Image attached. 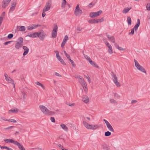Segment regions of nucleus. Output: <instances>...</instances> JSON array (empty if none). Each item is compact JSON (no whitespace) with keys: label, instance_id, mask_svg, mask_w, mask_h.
Returning <instances> with one entry per match:
<instances>
[{"label":"nucleus","instance_id":"nucleus-1","mask_svg":"<svg viewBox=\"0 0 150 150\" xmlns=\"http://www.w3.org/2000/svg\"><path fill=\"white\" fill-rule=\"evenodd\" d=\"M39 107L42 111L45 114L49 115H53L55 114L54 112L49 110L46 107L43 105H41Z\"/></svg>","mask_w":150,"mask_h":150},{"label":"nucleus","instance_id":"nucleus-2","mask_svg":"<svg viewBox=\"0 0 150 150\" xmlns=\"http://www.w3.org/2000/svg\"><path fill=\"white\" fill-rule=\"evenodd\" d=\"M23 39L22 37L19 38L17 40L15 45V47L17 50L21 48L23 46Z\"/></svg>","mask_w":150,"mask_h":150},{"label":"nucleus","instance_id":"nucleus-3","mask_svg":"<svg viewBox=\"0 0 150 150\" xmlns=\"http://www.w3.org/2000/svg\"><path fill=\"white\" fill-rule=\"evenodd\" d=\"M58 26L56 24L53 25V28L52 31V38H56L57 36Z\"/></svg>","mask_w":150,"mask_h":150},{"label":"nucleus","instance_id":"nucleus-4","mask_svg":"<svg viewBox=\"0 0 150 150\" xmlns=\"http://www.w3.org/2000/svg\"><path fill=\"white\" fill-rule=\"evenodd\" d=\"M134 61L135 62V66L137 69L142 72L146 73V71L145 69L141 66L138 62L135 59H134Z\"/></svg>","mask_w":150,"mask_h":150},{"label":"nucleus","instance_id":"nucleus-5","mask_svg":"<svg viewBox=\"0 0 150 150\" xmlns=\"http://www.w3.org/2000/svg\"><path fill=\"white\" fill-rule=\"evenodd\" d=\"M52 1L51 0H48L46 3V5L44 7L43 10L44 11H49L51 7Z\"/></svg>","mask_w":150,"mask_h":150},{"label":"nucleus","instance_id":"nucleus-6","mask_svg":"<svg viewBox=\"0 0 150 150\" xmlns=\"http://www.w3.org/2000/svg\"><path fill=\"white\" fill-rule=\"evenodd\" d=\"M102 13V11L101 10H99L97 12H91L90 13L89 16L92 18L96 17L99 16Z\"/></svg>","mask_w":150,"mask_h":150},{"label":"nucleus","instance_id":"nucleus-7","mask_svg":"<svg viewBox=\"0 0 150 150\" xmlns=\"http://www.w3.org/2000/svg\"><path fill=\"white\" fill-rule=\"evenodd\" d=\"M82 13V11L80 9L79 4H77L74 11V14L76 16L81 15Z\"/></svg>","mask_w":150,"mask_h":150},{"label":"nucleus","instance_id":"nucleus-8","mask_svg":"<svg viewBox=\"0 0 150 150\" xmlns=\"http://www.w3.org/2000/svg\"><path fill=\"white\" fill-rule=\"evenodd\" d=\"M5 142L6 143H8V142L12 143L16 145L19 147V146L20 145V144L17 141H14L12 139H7L5 140Z\"/></svg>","mask_w":150,"mask_h":150},{"label":"nucleus","instance_id":"nucleus-9","mask_svg":"<svg viewBox=\"0 0 150 150\" xmlns=\"http://www.w3.org/2000/svg\"><path fill=\"white\" fill-rule=\"evenodd\" d=\"M4 76L6 80L9 83L14 84V83L13 80L10 78L6 73L4 74Z\"/></svg>","mask_w":150,"mask_h":150},{"label":"nucleus","instance_id":"nucleus-10","mask_svg":"<svg viewBox=\"0 0 150 150\" xmlns=\"http://www.w3.org/2000/svg\"><path fill=\"white\" fill-rule=\"evenodd\" d=\"M103 121H104L106 125L107 128L111 132H114V130L113 129L111 125L106 120L104 119Z\"/></svg>","mask_w":150,"mask_h":150},{"label":"nucleus","instance_id":"nucleus-11","mask_svg":"<svg viewBox=\"0 0 150 150\" xmlns=\"http://www.w3.org/2000/svg\"><path fill=\"white\" fill-rule=\"evenodd\" d=\"M11 0H3L1 6L3 8H5L8 5Z\"/></svg>","mask_w":150,"mask_h":150},{"label":"nucleus","instance_id":"nucleus-12","mask_svg":"<svg viewBox=\"0 0 150 150\" xmlns=\"http://www.w3.org/2000/svg\"><path fill=\"white\" fill-rule=\"evenodd\" d=\"M83 124L85 127L87 129H92V125L88 124L87 122L84 121H83Z\"/></svg>","mask_w":150,"mask_h":150},{"label":"nucleus","instance_id":"nucleus-13","mask_svg":"<svg viewBox=\"0 0 150 150\" xmlns=\"http://www.w3.org/2000/svg\"><path fill=\"white\" fill-rule=\"evenodd\" d=\"M38 34H37V36H38L39 38L41 40H43L44 38L45 37V34L42 33H38Z\"/></svg>","mask_w":150,"mask_h":150},{"label":"nucleus","instance_id":"nucleus-14","mask_svg":"<svg viewBox=\"0 0 150 150\" xmlns=\"http://www.w3.org/2000/svg\"><path fill=\"white\" fill-rule=\"evenodd\" d=\"M112 77L113 78V80L115 84H120L117 81V78L115 74L113 72H112Z\"/></svg>","mask_w":150,"mask_h":150},{"label":"nucleus","instance_id":"nucleus-15","mask_svg":"<svg viewBox=\"0 0 150 150\" xmlns=\"http://www.w3.org/2000/svg\"><path fill=\"white\" fill-rule=\"evenodd\" d=\"M16 5V1H14L11 3L9 12H12L14 10Z\"/></svg>","mask_w":150,"mask_h":150},{"label":"nucleus","instance_id":"nucleus-16","mask_svg":"<svg viewBox=\"0 0 150 150\" xmlns=\"http://www.w3.org/2000/svg\"><path fill=\"white\" fill-rule=\"evenodd\" d=\"M23 49L24 50V52L23 53V56H25L27 55L29 51V48L26 46H23Z\"/></svg>","mask_w":150,"mask_h":150},{"label":"nucleus","instance_id":"nucleus-17","mask_svg":"<svg viewBox=\"0 0 150 150\" xmlns=\"http://www.w3.org/2000/svg\"><path fill=\"white\" fill-rule=\"evenodd\" d=\"M68 40V37L67 35H66L63 39V41H62V43L61 46L62 47H63L65 43H66V42Z\"/></svg>","mask_w":150,"mask_h":150},{"label":"nucleus","instance_id":"nucleus-18","mask_svg":"<svg viewBox=\"0 0 150 150\" xmlns=\"http://www.w3.org/2000/svg\"><path fill=\"white\" fill-rule=\"evenodd\" d=\"M82 101L85 103H87L89 101L88 97L86 96H83L82 98Z\"/></svg>","mask_w":150,"mask_h":150},{"label":"nucleus","instance_id":"nucleus-19","mask_svg":"<svg viewBox=\"0 0 150 150\" xmlns=\"http://www.w3.org/2000/svg\"><path fill=\"white\" fill-rule=\"evenodd\" d=\"M106 36L111 42L113 43H115V39L113 36H110L109 35L107 34Z\"/></svg>","mask_w":150,"mask_h":150},{"label":"nucleus","instance_id":"nucleus-20","mask_svg":"<svg viewBox=\"0 0 150 150\" xmlns=\"http://www.w3.org/2000/svg\"><path fill=\"white\" fill-rule=\"evenodd\" d=\"M140 21L139 19H137V22L134 27V28L135 29V31H136L138 29L140 24Z\"/></svg>","mask_w":150,"mask_h":150},{"label":"nucleus","instance_id":"nucleus-21","mask_svg":"<svg viewBox=\"0 0 150 150\" xmlns=\"http://www.w3.org/2000/svg\"><path fill=\"white\" fill-rule=\"evenodd\" d=\"M38 32H35L33 33H30L27 35L26 36H29L32 38H35L37 37V34H38Z\"/></svg>","mask_w":150,"mask_h":150},{"label":"nucleus","instance_id":"nucleus-22","mask_svg":"<svg viewBox=\"0 0 150 150\" xmlns=\"http://www.w3.org/2000/svg\"><path fill=\"white\" fill-rule=\"evenodd\" d=\"M1 119L3 120H5V121H10V122H13L14 123H16V120L14 119H11L10 120H7V119H4V117H0V120H1Z\"/></svg>","mask_w":150,"mask_h":150},{"label":"nucleus","instance_id":"nucleus-23","mask_svg":"<svg viewBox=\"0 0 150 150\" xmlns=\"http://www.w3.org/2000/svg\"><path fill=\"white\" fill-rule=\"evenodd\" d=\"M60 126L66 132L68 131V128L65 124H61L60 125Z\"/></svg>","mask_w":150,"mask_h":150},{"label":"nucleus","instance_id":"nucleus-24","mask_svg":"<svg viewBox=\"0 0 150 150\" xmlns=\"http://www.w3.org/2000/svg\"><path fill=\"white\" fill-rule=\"evenodd\" d=\"M59 57H58L57 56V57L59 61L63 65H66V64L64 62V61L63 60V59L62 58L60 57L59 55Z\"/></svg>","mask_w":150,"mask_h":150},{"label":"nucleus","instance_id":"nucleus-25","mask_svg":"<svg viewBox=\"0 0 150 150\" xmlns=\"http://www.w3.org/2000/svg\"><path fill=\"white\" fill-rule=\"evenodd\" d=\"M131 7L129 8L126 7L125 8L123 9L122 13H127L129 11L132 9Z\"/></svg>","mask_w":150,"mask_h":150},{"label":"nucleus","instance_id":"nucleus-26","mask_svg":"<svg viewBox=\"0 0 150 150\" xmlns=\"http://www.w3.org/2000/svg\"><path fill=\"white\" fill-rule=\"evenodd\" d=\"M88 22L91 24H95L98 23V22L97 21V20L95 19H92L89 20L88 21Z\"/></svg>","mask_w":150,"mask_h":150},{"label":"nucleus","instance_id":"nucleus-27","mask_svg":"<svg viewBox=\"0 0 150 150\" xmlns=\"http://www.w3.org/2000/svg\"><path fill=\"white\" fill-rule=\"evenodd\" d=\"M19 110L15 108H13L9 111V113L12 112L13 113H16L18 112Z\"/></svg>","mask_w":150,"mask_h":150},{"label":"nucleus","instance_id":"nucleus-28","mask_svg":"<svg viewBox=\"0 0 150 150\" xmlns=\"http://www.w3.org/2000/svg\"><path fill=\"white\" fill-rule=\"evenodd\" d=\"M17 28L19 30L21 31H25V28L24 26H17Z\"/></svg>","mask_w":150,"mask_h":150},{"label":"nucleus","instance_id":"nucleus-29","mask_svg":"<svg viewBox=\"0 0 150 150\" xmlns=\"http://www.w3.org/2000/svg\"><path fill=\"white\" fill-rule=\"evenodd\" d=\"M68 57H66L69 60V61H70V62H71L72 66L73 67H75V66H76V65H75V63L72 60H71V58H70V56H69H69H68Z\"/></svg>","mask_w":150,"mask_h":150},{"label":"nucleus","instance_id":"nucleus-30","mask_svg":"<svg viewBox=\"0 0 150 150\" xmlns=\"http://www.w3.org/2000/svg\"><path fill=\"white\" fill-rule=\"evenodd\" d=\"M89 62L90 63L92 66H94L96 68H98V67L97 66V64L93 61L91 60Z\"/></svg>","mask_w":150,"mask_h":150},{"label":"nucleus","instance_id":"nucleus-31","mask_svg":"<svg viewBox=\"0 0 150 150\" xmlns=\"http://www.w3.org/2000/svg\"><path fill=\"white\" fill-rule=\"evenodd\" d=\"M79 79H79V81L80 83L81 84H85V82L83 79L81 77Z\"/></svg>","mask_w":150,"mask_h":150},{"label":"nucleus","instance_id":"nucleus-32","mask_svg":"<svg viewBox=\"0 0 150 150\" xmlns=\"http://www.w3.org/2000/svg\"><path fill=\"white\" fill-rule=\"evenodd\" d=\"M108 47V53L110 54H112V53H113V50L111 46H109V47Z\"/></svg>","mask_w":150,"mask_h":150},{"label":"nucleus","instance_id":"nucleus-33","mask_svg":"<svg viewBox=\"0 0 150 150\" xmlns=\"http://www.w3.org/2000/svg\"><path fill=\"white\" fill-rule=\"evenodd\" d=\"M38 26V25H34L32 26H31V27L29 26L28 27V30H32V29H34V28H36Z\"/></svg>","mask_w":150,"mask_h":150},{"label":"nucleus","instance_id":"nucleus-34","mask_svg":"<svg viewBox=\"0 0 150 150\" xmlns=\"http://www.w3.org/2000/svg\"><path fill=\"white\" fill-rule=\"evenodd\" d=\"M127 21L128 24L129 25H131L132 21L131 18L129 16H128L127 17Z\"/></svg>","mask_w":150,"mask_h":150},{"label":"nucleus","instance_id":"nucleus-35","mask_svg":"<svg viewBox=\"0 0 150 150\" xmlns=\"http://www.w3.org/2000/svg\"><path fill=\"white\" fill-rule=\"evenodd\" d=\"M67 2L66 0H62L61 7L62 8H64L65 7V5L66 4Z\"/></svg>","mask_w":150,"mask_h":150},{"label":"nucleus","instance_id":"nucleus-36","mask_svg":"<svg viewBox=\"0 0 150 150\" xmlns=\"http://www.w3.org/2000/svg\"><path fill=\"white\" fill-rule=\"evenodd\" d=\"M83 89H84L85 92L86 93H87L88 91L87 88V85H82Z\"/></svg>","mask_w":150,"mask_h":150},{"label":"nucleus","instance_id":"nucleus-37","mask_svg":"<svg viewBox=\"0 0 150 150\" xmlns=\"http://www.w3.org/2000/svg\"><path fill=\"white\" fill-rule=\"evenodd\" d=\"M111 134V133L110 132L108 131L105 132V135L106 137H108L110 136Z\"/></svg>","mask_w":150,"mask_h":150},{"label":"nucleus","instance_id":"nucleus-38","mask_svg":"<svg viewBox=\"0 0 150 150\" xmlns=\"http://www.w3.org/2000/svg\"><path fill=\"white\" fill-rule=\"evenodd\" d=\"M98 128V126L97 125H92V129L95 130Z\"/></svg>","mask_w":150,"mask_h":150},{"label":"nucleus","instance_id":"nucleus-39","mask_svg":"<svg viewBox=\"0 0 150 150\" xmlns=\"http://www.w3.org/2000/svg\"><path fill=\"white\" fill-rule=\"evenodd\" d=\"M66 104L67 105H69V106H73L75 105V103H69V102H67L66 103Z\"/></svg>","mask_w":150,"mask_h":150},{"label":"nucleus","instance_id":"nucleus-40","mask_svg":"<svg viewBox=\"0 0 150 150\" xmlns=\"http://www.w3.org/2000/svg\"><path fill=\"white\" fill-rule=\"evenodd\" d=\"M84 57H85V58L87 59L88 62H89L90 61L91 59V58L87 55H85L84 54H83Z\"/></svg>","mask_w":150,"mask_h":150},{"label":"nucleus","instance_id":"nucleus-41","mask_svg":"<svg viewBox=\"0 0 150 150\" xmlns=\"http://www.w3.org/2000/svg\"><path fill=\"white\" fill-rule=\"evenodd\" d=\"M110 102L112 103H114L116 104H117V102L115 100L113 99H110Z\"/></svg>","mask_w":150,"mask_h":150},{"label":"nucleus","instance_id":"nucleus-42","mask_svg":"<svg viewBox=\"0 0 150 150\" xmlns=\"http://www.w3.org/2000/svg\"><path fill=\"white\" fill-rule=\"evenodd\" d=\"M114 96L117 99H119L120 98V96L116 93H114Z\"/></svg>","mask_w":150,"mask_h":150},{"label":"nucleus","instance_id":"nucleus-43","mask_svg":"<svg viewBox=\"0 0 150 150\" xmlns=\"http://www.w3.org/2000/svg\"><path fill=\"white\" fill-rule=\"evenodd\" d=\"M146 8L147 10L149 11L150 10V3H148L147 4Z\"/></svg>","mask_w":150,"mask_h":150},{"label":"nucleus","instance_id":"nucleus-44","mask_svg":"<svg viewBox=\"0 0 150 150\" xmlns=\"http://www.w3.org/2000/svg\"><path fill=\"white\" fill-rule=\"evenodd\" d=\"M134 30L135 29L134 28L132 29L131 30V32L129 33V35H133L134 33Z\"/></svg>","mask_w":150,"mask_h":150},{"label":"nucleus","instance_id":"nucleus-45","mask_svg":"<svg viewBox=\"0 0 150 150\" xmlns=\"http://www.w3.org/2000/svg\"><path fill=\"white\" fill-rule=\"evenodd\" d=\"M13 34H10L8 35L7 37L9 39H11L13 37Z\"/></svg>","mask_w":150,"mask_h":150},{"label":"nucleus","instance_id":"nucleus-46","mask_svg":"<svg viewBox=\"0 0 150 150\" xmlns=\"http://www.w3.org/2000/svg\"><path fill=\"white\" fill-rule=\"evenodd\" d=\"M104 21V19L103 18H102L101 19H98L97 20V21L98 22V23L99 22H102Z\"/></svg>","mask_w":150,"mask_h":150},{"label":"nucleus","instance_id":"nucleus-47","mask_svg":"<svg viewBox=\"0 0 150 150\" xmlns=\"http://www.w3.org/2000/svg\"><path fill=\"white\" fill-rule=\"evenodd\" d=\"M94 4L95 3L92 2L91 3H90V4H89L88 6L89 8H91V7H92L93 5H94Z\"/></svg>","mask_w":150,"mask_h":150},{"label":"nucleus","instance_id":"nucleus-48","mask_svg":"<svg viewBox=\"0 0 150 150\" xmlns=\"http://www.w3.org/2000/svg\"><path fill=\"white\" fill-rule=\"evenodd\" d=\"M22 94L23 96V99H25L27 97V96H26L25 93L24 92H22Z\"/></svg>","mask_w":150,"mask_h":150},{"label":"nucleus","instance_id":"nucleus-49","mask_svg":"<svg viewBox=\"0 0 150 150\" xmlns=\"http://www.w3.org/2000/svg\"><path fill=\"white\" fill-rule=\"evenodd\" d=\"M13 42V41H10L6 42L4 43V44L5 45H7L8 44L11 43V42Z\"/></svg>","mask_w":150,"mask_h":150},{"label":"nucleus","instance_id":"nucleus-50","mask_svg":"<svg viewBox=\"0 0 150 150\" xmlns=\"http://www.w3.org/2000/svg\"><path fill=\"white\" fill-rule=\"evenodd\" d=\"M104 150H109L108 148L106 146H103Z\"/></svg>","mask_w":150,"mask_h":150},{"label":"nucleus","instance_id":"nucleus-51","mask_svg":"<svg viewBox=\"0 0 150 150\" xmlns=\"http://www.w3.org/2000/svg\"><path fill=\"white\" fill-rule=\"evenodd\" d=\"M82 28L79 27H78L77 28V30H78V31H80V32H78V33H80L81 31V30H82Z\"/></svg>","mask_w":150,"mask_h":150},{"label":"nucleus","instance_id":"nucleus-52","mask_svg":"<svg viewBox=\"0 0 150 150\" xmlns=\"http://www.w3.org/2000/svg\"><path fill=\"white\" fill-rule=\"evenodd\" d=\"M5 12H3L1 14L0 17H1V18H2V19H3V18H4V16L5 15Z\"/></svg>","mask_w":150,"mask_h":150},{"label":"nucleus","instance_id":"nucleus-53","mask_svg":"<svg viewBox=\"0 0 150 150\" xmlns=\"http://www.w3.org/2000/svg\"><path fill=\"white\" fill-rule=\"evenodd\" d=\"M50 120L53 122H55V119L54 117H51L50 118Z\"/></svg>","mask_w":150,"mask_h":150},{"label":"nucleus","instance_id":"nucleus-54","mask_svg":"<svg viewBox=\"0 0 150 150\" xmlns=\"http://www.w3.org/2000/svg\"><path fill=\"white\" fill-rule=\"evenodd\" d=\"M86 78L88 80V81L89 82H90L91 81V79H90V78L89 76L87 75L86 76Z\"/></svg>","mask_w":150,"mask_h":150},{"label":"nucleus","instance_id":"nucleus-55","mask_svg":"<svg viewBox=\"0 0 150 150\" xmlns=\"http://www.w3.org/2000/svg\"><path fill=\"white\" fill-rule=\"evenodd\" d=\"M117 49H118L120 51H124L125 50V49L121 47H120L119 46L118 48Z\"/></svg>","mask_w":150,"mask_h":150},{"label":"nucleus","instance_id":"nucleus-56","mask_svg":"<svg viewBox=\"0 0 150 150\" xmlns=\"http://www.w3.org/2000/svg\"><path fill=\"white\" fill-rule=\"evenodd\" d=\"M105 45H106L108 47L109 46H111V45L108 43V42L107 41H106L105 42Z\"/></svg>","mask_w":150,"mask_h":150},{"label":"nucleus","instance_id":"nucleus-57","mask_svg":"<svg viewBox=\"0 0 150 150\" xmlns=\"http://www.w3.org/2000/svg\"><path fill=\"white\" fill-rule=\"evenodd\" d=\"M46 11H44V10H43L42 11V17H44L45 16V12Z\"/></svg>","mask_w":150,"mask_h":150},{"label":"nucleus","instance_id":"nucleus-58","mask_svg":"<svg viewBox=\"0 0 150 150\" xmlns=\"http://www.w3.org/2000/svg\"><path fill=\"white\" fill-rule=\"evenodd\" d=\"M54 52L56 53V57L58 56V57H59V52L58 51L56 50V51H54Z\"/></svg>","mask_w":150,"mask_h":150},{"label":"nucleus","instance_id":"nucleus-59","mask_svg":"<svg viewBox=\"0 0 150 150\" xmlns=\"http://www.w3.org/2000/svg\"><path fill=\"white\" fill-rule=\"evenodd\" d=\"M137 102V101L136 100H132L131 103L133 104L134 103H136Z\"/></svg>","mask_w":150,"mask_h":150},{"label":"nucleus","instance_id":"nucleus-60","mask_svg":"<svg viewBox=\"0 0 150 150\" xmlns=\"http://www.w3.org/2000/svg\"><path fill=\"white\" fill-rule=\"evenodd\" d=\"M115 44H114V46H115V47L117 49L118 48V47H119V46L118 45H117V44L116 43H114Z\"/></svg>","mask_w":150,"mask_h":150},{"label":"nucleus","instance_id":"nucleus-61","mask_svg":"<svg viewBox=\"0 0 150 150\" xmlns=\"http://www.w3.org/2000/svg\"><path fill=\"white\" fill-rule=\"evenodd\" d=\"M58 146L59 147H60L61 149L62 150V149H64L63 148V146H62L61 144H59L58 145Z\"/></svg>","mask_w":150,"mask_h":150},{"label":"nucleus","instance_id":"nucleus-62","mask_svg":"<svg viewBox=\"0 0 150 150\" xmlns=\"http://www.w3.org/2000/svg\"><path fill=\"white\" fill-rule=\"evenodd\" d=\"M64 52L65 54V56L66 57H68V56H69V55L64 50Z\"/></svg>","mask_w":150,"mask_h":150},{"label":"nucleus","instance_id":"nucleus-63","mask_svg":"<svg viewBox=\"0 0 150 150\" xmlns=\"http://www.w3.org/2000/svg\"><path fill=\"white\" fill-rule=\"evenodd\" d=\"M76 78H80L81 76H79V75H75L74 76Z\"/></svg>","mask_w":150,"mask_h":150},{"label":"nucleus","instance_id":"nucleus-64","mask_svg":"<svg viewBox=\"0 0 150 150\" xmlns=\"http://www.w3.org/2000/svg\"><path fill=\"white\" fill-rule=\"evenodd\" d=\"M55 74L57 76H58L60 77L61 76V75H60L57 72H55Z\"/></svg>","mask_w":150,"mask_h":150}]
</instances>
